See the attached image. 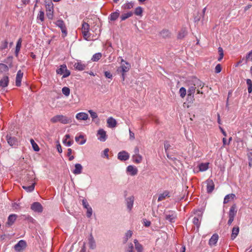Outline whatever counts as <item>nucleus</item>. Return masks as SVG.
<instances>
[{
	"label": "nucleus",
	"instance_id": "13d9d810",
	"mask_svg": "<svg viewBox=\"0 0 252 252\" xmlns=\"http://www.w3.org/2000/svg\"><path fill=\"white\" fill-rule=\"evenodd\" d=\"M160 34L163 37H166L169 35L170 32L168 30H163L161 32Z\"/></svg>",
	"mask_w": 252,
	"mask_h": 252
},
{
	"label": "nucleus",
	"instance_id": "c756f323",
	"mask_svg": "<svg viewBox=\"0 0 252 252\" xmlns=\"http://www.w3.org/2000/svg\"><path fill=\"white\" fill-rule=\"evenodd\" d=\"M239 232V227L238 226H234L232 230L231 239L234 240L238 235Z\"/></svg>",
	"mask_w": 252,
	"mask_h": 252
},
{
	"label": "nucleus",
	"instance_id": "7c9ffc66",
	"mask_svg": "<svg viewBox=\"0 0 252 252\" xmlns=\"http://www.w3.org/2000/svg\"><path fill=\"white\" fill-rule=\"evenodd\" d=\"M75 139V141L80 145H83L86 142V139L84 138V136L83 135H80L79 136H76Z\"/></svg>",
	"mask_w": 252,
	"mask_h": 252
},
{
	"label": "nucleus",
	"instance_id": "412c9836",
	"mask_svg": "<svg viewBox=\"0 0 252 252\" xmlns=\"http://www.w3.org/2000/svg\"><path fill=\"white\" fill-rule=\"evenodd\" d=\"M6 140L9 145L12 146L17 144V141L15 137H12L9 135L6 136Z\"/></svg>",
	"mask_w": 252,
	"mask_h": 252
},
{
	"label": "nucleus",
	"instance_id": "6e6d98bb",
	"mask_svg": "<svg viewBox=\"0 0 252 252\" xmlns=\"http://www.w3.org/2000/svg\"><path fill=\"white\" fill-rule=\"evenodd\" d=\"M82 205H83V207L85 208H86V209H87L88 208L91 207L90 206L88 202H87V200L86 199H83L82 200Z\"/></svg>",
	"mask_w": 252,
	"mask_h": 252
},
{
	"label": "nucleus",
	"instance_id": "473e14b6",
	"mask_svg": "<svg viewBox=\"0 0 252 252\" xmlns=\"http://www.w3.org/2000/svg\"><path fill=\"white\" fill-rule=\"evenodd\" d=\"M17 218V215L15 214L10 215L8 218L7 224L9 225H11L15 221Z\"/></svg>",
	"mask_w": 252,
	"mask_h": 252
},
{
	"label": "nucleus",
	"instance_id": "09e8293b",
	"mask_svg": "<svg viewBox=\"0 0 252 252\" xmlns=\"http://www.w3.org/2000/svg\"><path fill=\"white\" fill-rule=\"evenodd\" d=\"M218 53L219 54V57L218 58V61H220L223 57V51L221 47H219Z\"/></svg>",
	"mask_w": 252,
	"mask_h": 252
},
{
	"label": "nucleus",
	"instance_id": "338daca9",
	"mask_svg": "<svg viewBox=\"0 0 252 252\" xmlns=\"http://www.w3.org/2000/svg\"><path fill=\"white\" fill-rule=\"evenodd\" d=\"M129 138L130 139L133 140L135 138L134 137V133L132 132L130 129H129Z\"/></svg>",
	"mask_w": 252,
	"mask_h": 252
},
{
	"label": "nucleus",
	"instance_id": "f8f14e48",
	"mask_svg": "<svg viewBox=\"0 0 252 252\" xmlns=\"http://www.w3.org/2000/svg\"><path fill=\"white\" fill-rule=\"evenodd\" d=\"M165 219L167 220H168L170 222H173L174 221L175 219L176 218V214L173 211H169L166 212L165 214Z\"/></svg>",
	"mask_w": 252,
	"mask_h": 252
},
{
	"label": "nucleus",
	"instance_id": "864d4df0",
	"mask_svg": "<svg viewBox=\"0 0 252 252\" xmlns=\"http://www.w3.org/2000/svg\"><path fill=\"white\" fill-rule=\"evenodd\" d=\"M126 252H134L133 245L132 243H129L126 248Z\"/></svg>",
	"mask_w": 252,
	"mask_h": 252
},
{
	"label": "nucleus",
	"instance_id": "69168bd1",
	"mask_svg": "<svg viewBox=\"0 0 252 252\" xmlns=\"http://www.w3.org/2000/svg\"><path fill=\"white\" fill-rule=\"evenodd\" d=\"M104 74H105V76L106 77V78H111L112 77V75L111 74V73L110 72H108V71H105L104 72Z\"/></svg>",
	"mask_w": 252,
	"mask_h": 252
},
{
	"label": "nucleus",
	"instance_id": "6ab92c4d",
	"mask_svg": "<svg viewBox=\"0 0 252 252\" xmlns=\"http://www.w3.org/2000/svg\"><path fill=\"white\" fill-rule=\"evenodd\" d=\"M107 126L110 128L115 127L117 126L116 120L112 117H109L107 120Z\"/></svg>",
	"mask_w": 252,
	"mask_h": 252
},
{
	"label": "nucleus",
	"instance_id": "ddd939ff",
	"mask_svg": "<svg viewBox=\"0 0 252 252\" xmlns=\"http://www.w3.org/2000/svg\"><path fill=\"white\" fill-rule=\"evenodd\" d=\"M207 186V191L208 193H211L213 191L215 188V184L212 179H208L205 182Z\"/></svg>",
	"mask_w": 252,
	"mask_h": 252
},
{
	"label": "nucleus",
	"instance_id": "49530a36",
	"mask_svg": "<svg viewBox=\"0 0 252 252\" xmlns=\"http://www.w3.org/2000/svg\"><path fill=\"white\" fill-rule=\"evenodd\" d=\"M37 19L40 20L41 22H43L44 20V13L42 11H40L37 15Z\"/></svg>",
	"mask_w": 252,
	"mask_h": 252
},
{
	"label": "nucleus",
	"instance_id": "2eb2a0df",
	"mask_svg": "<svg viewBox=\"0 0 252 252\" xmlns=\"http://www.w3.org/2000/svg\"><path fill=\"white\" fill-rule=\"evenodd\" d=\"M126 172L131 176H135L138 173V169L133 165H128L126 168Z\"/></svg>",
	"mask_w": 252,
	"mask_h": 252
},
{
	"label": "nucleus",
	"instance_id": "8fccbe9b",
	"mask_svg": "<svg viewBox=\"0 0 252 252\" xmlns=\"http://www.w3.org/2000/svg\"><path fill=\"white\" fill-rule=\"evenodd\" d=\"M30 141L32 145L33 150L36 152L39 151V148L38 145L36 144V143L34 142V141L32 139H31Z\"/></svg>",
	"mask_w": 252,
	"mask_h": 252
},
{
	"label": "nucleus",
	"instance_id": "79ce46f5",
	"mask_svg": "<svg viewBox=\"0 0 252 252\" xmlns=\"http://www.w3.org/2000/svg\"><path fill=\"white\" fill-rule=\"evenodd\" d=\"M143 13V9L141 7L139 6L136 7L134 10V14L137 16H142Z\"/></svg>",
	"mask_w": 252,
	"mask_h": 252
},
{
	"label": "nucleus",
	"instance_id": "a18cd8bd",
	"mask_svg": "<svg viewBox=\"0 0 252 252\" xmlns=\"http://www.w3.org/2000/svg\"><path fill=\"white\" fill-rule=\"evenodd\" d=\"M248 85V91L249 93H251L252 91V81L251 79H248L246 80Z\"/></svg>",
	"mask_w": 252,
	"mask_h": 252
},
{
	"label": "nucleus",
	"instance_id": "dca6fc26",
	"mask_svg": "<svg viewBox=\"0 0 252 252\" xmlns=\"http://www.w3.org/2000/svg\"><path fill=\"white\" fill-rule=\"evenodd\" d=\"M73 66L76 70L82 71L85 69L87 64L81 61H77L76 63H75Z\"/></svg>",
	"mask_w": 252,
	"mask_h": 252
},
{
	"label": "nucleus",
	"instance_id": "c85d7f7f",
	"mask_svg": "<svg viewBox=\"0 0 252 252\" xmlns=\"http://www.w3.org/2000/svg\"><path fill=\"white\" fill-rule=\"evenodd\" d=\"M120 16V12L119 10L112 13L108 17L109 20L112 21H115Z\"/></svg>",
	"mask_w": 252,
	"mask_h": 252
},
{
	"label": "nucleus",
	"instance_id": "6e6552de",
	"mask_svg": "<svg viewBox=\"0 0 252 252\" xmlns=\"http://www.w3.org/2000/svg\"><path fill=\"white\" fill-rule=\"evenodd\" d=\"M97 139L100 141L104 142L107 138L106 131L103 129H99L97 133Z\"/></svg>",
	"mask_w": 252,
	"mask_h": 252
},
{
	"label": "nucleus",
	"instance_id": "bb28decb",
	"mask_svg": "<svg viewBox=\"0 0 252 252\" xmlns=\"http://www.w3.org/2000/svg\"><path fill=\"white\" fill-rule=\"evenodd\" d=\"M143 158L140 155H133L132 157V160L133 162L138 164L142 162Z\"/></svg>",
	"mask_w": 252,
	"mask_h": 252
},
{
	"label": "nucleus",
	"instance_id": "b1692460",
	"mask_svg": "<svg viewBox=\"0 0 252 252\" xmlns=\"http://www.w3.org/2000/svg\"><path fill=\"white\" fill-rule=\"evenodd\" d=\"M75 169L72 171V172L75 174H80L82 172L83 167L80 163H76L75 164Z\"/></svg>",
	"mask_w": 252,
	"mask_h": 252
},
{
	"label": "nucleus",
	"instance_id": "f704fd0d",
	"mask_svg": "<svg viewBox=\"0 0 252 252\" xmlns=\"http://www.w3.org/2000/svg\"><path fill=\"white\" fill-rule=\"evenodd\" d=\"M134 6V2L132 1H127L126 3H125L123 5H122V8L124 10L130 9L132 8Z\"/></svg>",
	"mask_w": 252,
	"mask_h": 252
},
{
	"label": "nucleus",
	"instance_id": "58836bf2",
	"mask_svg": "<svg viewBox=\"0 0 252 252\" xmlns=\"http://www.w3.org/2000/svg\"><path fill=\"white\" fill-rule=\"evenodd\" d=\"M133 13L131 11L128 12L126 13L123 14L121 16L122 21H124L126 19L131 17L133 15Z\"/></svg>",
	"mask_w": 252,
	"mask_h": 252
},
{
	"label": "nucleus",
	"instance_id": "39448f33",
	"mask_svg": "<svg viewBox=\"0 0 252 252\" xmlns=\"http://www.w3.org/2000/svg\"><path fill=\"white\" fill-rule=\"evenodd\" d=\"M130 68V64L127 62H125V64H122L118 69V71L122 73V80L123 81L125 79V73L129 71Z\"/></svg>",
	"mask_w": 252,
	"mask_h": 252
},
{
	"label": "nucleus",
	"instance_id": "e433bc0d",
	"mask_svg": "<svg viewBox=\"0 0 252 252\" xmlns=\"http://www.w3.org/2000/svg\"><path fill=\"white\" fill-rule=\"evenodd\" d=\"M201 220V217H195L193 219L192 222L194 225L196 226L197 230H198V228L200 226Z\"/></svg>",
	"mask_w": 252,
	"mask_h": 252
},
{
	"label": "nucleus",
	"instance_id": "5701e85b",
	"mask_svg": "<svg viewBox=\"0 0 252 252\" xmlns=\"http://www.w3.org/2000/svg\"><path fill=\"white\" fill-rule=\"evenodd\" d=\"M89 247L91 249H94L96 248L95 241L92 234H91L88 238Z\"/></svg>",
	"mask_w": 252,
	"mask_h": 252
},
{
	"label": "nucleus",
	"instance_id": "4468645a",
	"mask_svg": "<svg viewBox=\"0 0 252 252\" xmlns=\"http://www.w3.org/2000/svg\"><path fill=\"white\" fill-rule=\"evenodd\" d=\"M129 158V155L127 152L123 151L118 154V158L122 161H126Z\"/></svg>",
	"mask_w": 252,
	"mask_h": 252
},
{
	"label": "nucleus",
	"instance_id": "5fc2aeb1",
	"mask_svg": "<svg viewBox=\"0 0 252 252\" xmlns=\"http://www.w3.org/2000/svg\"><path fill=\"white\" fill-rule=\"evenodd\" d=\"M63 143L67 146H70L73 143V141L68 140L67 139L64 138L63 139Z\"/></svg>",
	"mask_w": 252,
	"mask_h": 252
},
{
	"label": "nucleus",
	"instance_id": "774afa93",
	"mask_svg": "<svg viewBox=\"0 0 252 252\" xmlns=\"http://www.w3.org/2000/svg\"><path fill=\"white\" fill-rule=\"evenodd\" d=\"M164 149L165 150V151L166 152L167 150L169 149V148L170 147V145L168 143V142H165L164 143Z\"/></svg>",
	"mask_w": 252,
	"mask_h": 252
},
{
	"label": "nucleus",
	"instance_id": "ea45409f",
	"mask_svg": "<svg viewBox=\"0 0 252 252\" xmlns=\"http://www.w3.org/2000/svg\"><path fill=\"white\" fill-rule=\"evenodd\" d=\"M133 232L131 230H128L125 235L123 238L124 243H126L127 240L132 236Z\"/></svg>",
	"mask_w": 252,
	"mask_h": 252
},
{
	"label": "nucleus",
	"instance_id": "c9c22d12",
	"mask_svg": "<svg viewBox=\"0 0 252 252\" xmlns=\"http://www.w3.org/2000/svg\"><path fill=\"white\" fill-rule=\"evenodd\" d=\"M22 39L19 38L17 42L16 46V49H15V55L16 57H18L19 52L20 50L21 47V44H22Z\"/></svg>",
	"mask_w": 252,
	"mask_h": 252
},
{
	"label": "nucleus",
	"instance_id": "f3484780",
	"mask_svg": "<svg viewBox=\"0 0 252 252\" xmlns=\"http://www.w3.org/2000/svg\"><path fill=\"white\" fill-rule=\"evenodd\" d=\"M23 77V72L21 70H19L17 73L16 77V85L18 87L21 86L22 79Z\"/></svg>",
	"mask_w": 252,
	"mask_h": 252
},
{
	"label": "nucleus",
	"instance_id": "de8ad7c7",
	"mask_svg": "<svg viewBox=\"0 0 252 252\" xmlns=\"http://www.w3.org/2000/svg\"><path fill=\"white\" fill-rule=\"evenodd\" d=\"M179 93L180 96L182 98H184L186 96L187 94L186 89L184 87L181 88L179 90Z\"/></svg>",
	"mask_w": 252,
	"mask_h": 252
},
{
	"label": "nucleus",
	"instance_id": "7ed1b4c3",
	"mask_svg": "<svg viewBox=\"0 0 252 252\" xmlns=\"http://www.w3.org/2000/svg\"><path fill=\"white\" fill-rule=\"evenodd\" d=\"M89 25L86 22H83L82 25L81 31L84 38L88 41L91 39V33L89 32Z\"/></svg>",
	"mask_w": 252,
	"mask_h": 252
},
{
	"label": "nucleus",
	"instance_id": "2f4dec72",
	"mask_svg": "<svg viewBox=\"0 0 252 252\" xmlns=\"http://www.w3.org/2000/svg\"><path fill=\"white\" fill-rule=\"evenodd\" d=\"M209 163H201L199 164L198 167L200 171L203 172L206 171L209 168Z\"/></svg>",
	"mask_w": 252,
	"mask_h": 252
},
{
	"label": "nucleus",
	"instance_id": "c03bdc74",
	"mask_svg": "<svg viewBox=\"0 0 252 252\" xmlns=\"http://www.w3.org/2000/svg\"><path fill=\"white\" fill-rule=\"evenodd\" d=\"M187 32L186 29H182L179 32L178 37V38H184L187 34Z\"/></svg>",
	"mask_w": 252,
	"mask_h": 252
},
{
	"label": "nucleus",
	"instance_id": "393cba45",
	"mask_svg": "<svg viewBox=\"0 0 252 252\" xmlns=\"http://www.w3.org/2000/svg\"><path fill=\"white\" fill-rule=\"evenodd\" d=\"M133 202L134 197L133 196L129 197L126 199L127 208L129 211L132 208Z\"/></svg>",
	"mask_w": 252,
	"mask_h": 252
},
{
	"label": "nucleus",
	"instance_id": "37998d69",
	"mask_svg": "<svg viewBox=\"0 0 252 252\" xmlns=\"http://www.w3.org/2000/svg\"><path fill=\"white\" fill-rule=\"evenodd\" d=\"M9 70L8 67L5 64L0 63V72H5L8 71Z\"/></svg>",
	"mask_w": 252,
	"mask_h": 252
},
{
	"label": "nucleus",
	"instance_id": "f257e3e1",
	"mask_svg": "<svg viewBox=\"0 0 252 252\" xmlns=\"http://www.w3.org/2000/svg\"><path fill=\"white\" fill-rule=\"evenodd\" d=\"M189 89L188 90V96H191L192 97L195 91L197 94H202L203 92L200 91L204 86V84L196 77H192L188 81Z\"/></svg>",
	"mask_w": 252,
	"mask_h": 252
},
{
	"label": "nucleus",
	"instance_id": "bf43d9fd",
	"mask_svg": "<svg viewBox=\"0 0 252 252\" xmlns=\"http://www.w3.org/2000/svg\"><path fill=\"white\" fill-rule=\"evenodd\" d=\"M93 214V210L91 207L88 208L87 209L86 215L88 218H90Z\"/></svg>",
	"mask_w": 252,
	"mask_h": 252
},
{
	"label": "nucleus",
	"instance_id": "4d7b16f0",
	"mask_svg": "<svg viewBox=\"0 0 252 252\" xmlns=\"http://www.w3.org/2000/svg\"><path fill=\"white\" fill-rule=\"evenodd\" d=\"M89 113H90L91 117L93 119H95L96 118H97V114L95 112H94L93 110H89Z\"/></svg>",
	"mask_w": 252,
	"mask_h": 252
},
{
	"label": "nucleus",
	"instance_id": "3c124183",
	"mask_svg": "<svg viewBox=\"0 0 252 252\" xmlns=\"http://www.w3.org/2000/svg\"><path fill=\"white\" fill-rule=\"evenodd\" d=\"M63 94L66 96H68L70 94V89L66 87H63L62 89Z\"/></svg>",
	"mask_w": 252,
	"mask_h": 252
},
{
	"label": "nucleus",
	"instance_id": "9d476101",
	"mask_svg": "<svg viewBox=\"0 0 252 252\" xmlns=\"http://www.w3.org/2000/svg\"><path fill=\"white\" fill-rule=\"evenodd\" d=\"M31 208L33 211L38 213H41L43 211L42 206L38 202H35L32 203L31 205Z\"/></svg>",
	"mask_w": 252,
	"mask_h": 252
},
{
	"label": "nucleus",
	"instance_id": "052dcab7",
	"mask_svg": "<svg viewBox=\"0 0 252 252\" xmlns=\"http://www.w3.org/2000/svg\"><path fill=\"white\" fill-rule=\"evenodd\" d=\"M108 152H109V149H108V148L105 149L103 151V155H102L101 156L102 157H105L107 159H108L109 158Z\"/></svg>",
	"mask_w": 252,
	"mask_h": 252
},
{
	"label": "nucleus",
	"instance_id": "aec40b11",
	"mask_svg": "<svg viewBox=\"0 0 252 252\" xmlns=\"http://www.w3.org/2000/svg\"><path fill=\"white\" fill-rule=\"evenodd\" d=\"M78 120L86 121L89 119L88 115L85 112H80L77 113L75 116Z\"/></svg>",
	"mask_w": 252,
	"mask_h": 252
},
{
	"label": "nucleus",
	"instance_id": "f03ea898",
	"mask_svg": "<svg viewBox=\"0 0 252 252\" xmlns=\"http://www.w3.org/2000/svg\"><path fill=\"white\" fill-rule=\"evenodd\" d=\"M50 122L54 124L60 122L63 124L65 125L70 123L71 121L70 118H68L66 116L57 115L50 119Z\"/></svg>",
	"mask_w": 252,
	"mask_h": 252
},
{
	"label": "nucleus",
	"instance_id": "72a5a7b5",
	"mask_svg": "<svg viewBox=\"0 0 252 252\" xmlns=\"http://www.w3.org/2000/svg\"><path fill=\"white\" fill-rule=\"evenodd\" d=\"M134 243L135 244V248L137 252H143V247L138 242V240L135 239L134 240Z\"/></svg>",
	"mask_w": 252,
	"mask_h": 252
},
{
	"label": "nucleus",
	"instance_id": "e2e57ef3",
	"mask_svg": "<svg viewBox=\"0 0 252 252\" xmlns=\"http://www.w3.org/2000/svg\"><path fill=\"white\" fill-rule=\"evenodd\" d=\"M221 70V66L220 64H218L215 67V72L217 73H220Z\"/></svg>",
	"mask_w": 252,
	"mask_h": 252
},
{
	"label": "nucleus",
	"instance_id": "cd10ccee",
	"mask_svg": "<svg viewBox=\"0 0 252 252\" xmlns=\"http://www.w3.org/2000/svg\"><path fill=\"white\" fill-rule=\"evenodd\" d=\"M169 192L168 190H165L163 193L159 195L158 201H161L165 199L166 197H169Z\"/></svg>",
	"mask_w": 252,
	"mask_h": 252
},
{
	"label": "nucleus",
	"instance_id": "0eeeda50",
	"mask_svg": "<svg viewBox=\"0 0 252 252\" xmlns=\"http://www.w3.org/2000/svg\"><path fill=\"white\" fill-rule=\"evenodd\" d=\"M27 246L26 242L24 240H20L14 247V249L17 252H22Z\"/></svg>",
	"mask_w": 252,
	"mask_h": 252
},
{
	"label": "nucleus",
	"instance_id": "4c0bfd02",
	"mask_svg": "<svg viewBox=\"0 0 252 252\" xmlns=\"http://www.w3.org/2000/svg\"><path fill=\"white\" fill-rule=\"evenodd\" d=\"M235 197V195L233 193H231L226 195L224 198L223 203H227L230 200L233 199Z\"/></svg>",
	"mask_w": 252,
	"mask_h": 252
},
{
	"label": "nucleus",
	"instance_id": "423d86ee",
	"mask_svg": "<svg viewBox=\"0 0 252 252\" xmlns=\"http://www.w3.org/2000/svg\"><path fill=\"white\" fill-rule=\"evenodd\" d=\"M57 73L63 75V78H66L70 75V72L67 69L65 64L61 65L59 68L57 69Z\"/></svg>",
	"mask_w": 252,
	"mask_h": 252
},
{
	"label": "nucleus",
	"instance_id": "680f3d73",
	"mask_svg": "<svg viewBox=\"0 0 252 252\" xmlns=\"http://www.w3.org/2000/svg\"><path fill=\"white\" fill-rule=\"evenodd\" d=\"M47 16L50 19H52L53 18V12L51 9L47 12Z\"/></svg>",
	"mask_w": 252,
	"mask_h": 252
},
{
	"label": "nucleus",
	"instance_id": "4be33fe9",
	"mask_svg": "<svg viewBox=\"0 0 252 252\" xmlns=\"http://www.w3.org/2000/svg\"><path fill=\"white\" fill-rule=\"evenodd\" d=\"M219 239V236L217 234H213L210 239L209 244L211 246H215L217 243Z\"/></svg>",
	"mask_w": 252,
	"mask_h": 252
},
{
	"label": "nucleus",
	"instance_id": "603ef678",
	"mask_svg": "<svg viewBox=\"0 0 252 252\" xmlns=\"http://www.w3.org/2000/svg\"><path fill=\"white\" fill-rule=\"evenodd\" d=\"M8 41L6 40L2 41L0 46V49L2 50L7 48L8 47Z\"/></svg>",
	"mask_w": 252,
	"mask_h": 252
},
{
	"label": "nucleus",
	"instance_id": "a19ab883",
	"mask_svg": "<svg viewBox=\"0 0 252 252\" xmlns=\"http://www.w3.org/2000/svg\"><path fill=\"white\" fill-rule=\"evenodd\" d=\"M102 57V54L100 53H97L95 54H94L92 59L91 60L93 62H97Z\"/></svg>",
	"mask_w": 252,
	"mask_h": 252
},
{
	"label": "nucleus",
	"instance_id": "20e7f679",
	"mask_svg": "<svg viewBox=\"0 0 252 252\" xmlns=\"http://www.w3.org/2000/svg\"><path fill=\"white\" fill-rule=\"evenodd\" d=\"M236 206L235 204L233 205L230 208V210L228 212L229 220L227 222V224L230 225L234 220V218L237 214Z\"/></svg>",
	"mask_w": 252,
	"mask_h": 252
},
{
	"label": "nucleus",
	"instance_id": "9b49d317",
	"mask_svg": "<svg viewBox=\"0 0 252 252\" xmlns=\"http://www.w3.org/2000/svg\"><path fill=\"white\" fill-rule=\"evenodd\" d=\"M35 179L34 174L32 171H29L27 174V176L24 179L25 184H30L34 183L33 180Z\"/></svg>",
	"mask_w": 252,
	"mask_h": 252
},
{
	"label": "nucleus",
	"instance_id": "1a4fd4ad",
	"mask_svg": "<svg viewBox=\"0 0 252 252\" xmlns=\"http://www.w3.org/2000/svg\"><path fill=\"white\" fill-rule=\"evenodd\" d=\"M56 25L61 29L63 36L65 37L67 34V32L64 22L62 20H59L56 21Z\"/></svg>",
	"mask_w": 252,
	"mask_h": 252
},
{
	"label": "nucleus",
	"instance_id": "a211bd4d",
	"mask_svg": "<svg viewBox=\"0 0 252 252\" xmlns=\"http://www.w3.org/2000/svg\"><path fill=\"white\" fill-rule=\"evenodd\" d=\"M35 184V183L25 184V185L22 186V188L27 192H32L34 189Z\"/></svg>",
	"mask_w": 252,
	"mask_h": 252
},
{
	"label": "nucleus",
	"instance_id": "a878e982",
	"mask_svg": "<svg viewBox=\"0 0 252 252\" xmlns=\"http://www.w3.org/2000/svg\"><path fill=\"white\" fill-rule=\"evenodd\" d=\"M8 77L5 76L0 80V86L2 88H5L8 86Z\"/></svg>",
	"mask_w": 252,
	"mask_h": 252
},
{
	"label": "nucleus",
	"instance_id": "0e129e2a",
	"mask_svg": "<svg viewBox=\"0 0 252 252\" xmlns=\"http://www.w3.org/2000/svg\"><path fill=\"white\" fill-rule=\"evenodd\" d=\"M246 59L247 61H252V53L250 52L246 57Z\"/></svg>",
	"mask_w": 252,
	"mask_h": 252
}]
</instances>
